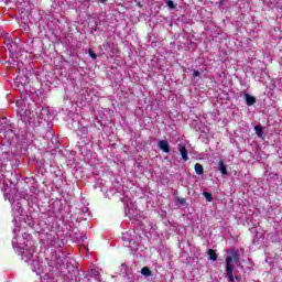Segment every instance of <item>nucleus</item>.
<instances>
[{
  "label": "nucleus",
  "mask_w": 282,
  "mask_h": 282,
  "mask_svg": "<svg viewBox=\"0 0 282 282\" xmlns=\"http://www.w3.org/2000/svg\"><path fill=\"white\" fill-rule=\"evenodd\" d=\"M207 254L212 261H217V253L213 249H208Z\"/></svg>",
  "instance_id": "nucleus-10"
},
{
  "label": "nucleus",
  "mask_w": 282,
  "mask_h": 282,
  "mask_svg": "<svg viewBox=\"0 0 282 282\" xmlns=\"http://www.w3.org/2000/svg\"><path fill=\"white\" fill-rule=\"evenodd\" d=\"M245 100L248 107H252L257 102V98L248 93H245Z\"/></svg>",
  "instance_id": "nucleus-6"
},
{
  "label": "nucleus",
  "mask_w": 282,
  "mask_h": 282,
  "mask_svg": "<svg viewBox=\"0 0 282 282\" xmlns=\"http://www.w3.org/2000/svg\"><path fill=\"white\" fill-rule=\"evenodd\" d=\"M0 124H4L2 128H0V133H3L7 142H12V140L17 138V130L12 128V126L8 124L7 118L0 119Z\"/></svg>",
  "instance_id": "nucleus-2"
},
{
  "label": "nucleus",
  "mask_w": 282,
  "mask_h": 282,
  "mask_svg": "<svg viewBox=\"0 0 282 282\" xmlns=\"http://www.w3.org/2000/svg\"><path fill=\"white\" fill-rule=\"evenodd\" d=\"M178 151H180L184 162H188V150L186 149V147L180 144L178 145Z\"/></svg>",
  "instance_id": "nucleus-7"
},
{
  "label": "nucleus",
  "mask_w": 282,
  "mask_h": 282,
  "mask_svg": "<svg viewBox=\"0 0 282 282\" xmlns=\"http://www.w3.org/2000/svg\"><path fill=\"white\" fill-rule=\"evenodd\" d=\"M232 261H236V263H239V256L238 254H236L235 257L228 256L226 258L227 275L230 282H235V275H232V272L235 270V264H232Z\"/></svg>",
  "instance_id": "nucleus-3"
},
{
  "label": "nucleus",
  "mask_w": 282,
  "mask_h": 282,
  "mask_svg": "<svg viewBox=\"0 0 282 282\" xmlns=\"http://www.w3.org/2000/svg\"><path fill=\"white\" fill-rule=\"evenodd\" d=\"M194 171L196 175H204V165H202L200 163H196L194 165Z\"/></svg>",
  "instance_id": "nucleus-8"
},
{
  "label": "nucleus",
  "mask_w": 282,
  "mask_h": 282,
  "mask_svg": "<svg viewBox=\"0 0 282 282\" xmlns=\"http://www.w3.org/2000/svg\"><path fill=\"white\" fill-rule=\"evenodd\" d=\"M159 149L163 151V153H171V144H169L167 140H161L158 142Z\"/></svg>",
  "instance_id": "nucleus-4"
},
{
  "label": "nucleus",
  "mask_w": 282,
  "mask_h": 282,
  "mask_svg": "<svg viewBox=\"0 0 282 282\" xmlns=\"http://www.w3.org/2000/svg\"><path fill=\"white\" fill-rule=\"evenodd\" d=\"M224 1H225V0H219V2H218L219 6H224Z\"/></svg>",
  "instance_id": "nucleus-19"
},
{
  "label": "nucleus",
  "mask_w": 282,
  "mask_h": 282,
  "mask_svg": "<svg viewBox=\"0 0 282 282\" xmlns=\"http://www.w3.org/2000/svg\"><path fill=\"white\" fill-rule=\"evenodd\" d=\"M20 116L22 122H24V124H29L32 129H36V127L41 126V117L39 116V112H36V108L22 110Z\"/></svg>",
  "instance_id": "nucleus-1"
},
{
  "label": "nucleus",
  "mask_w": 282,
  "mask_h": 282,
  "mask_svg": "<svg viewBox=\"0 0 282 282\" xmlns=\"http://www.w3.org/2000/svg\"><path fill=\"white\" fill-rule=\"evenodd\" d=\"M235 279H236V281H239V276H236Z\"/></svg>",
  "instance_id": "nucleus-20"
},
{
  "label": "nucleus",
  "mask_w": 282,
  "mask_h": 282,
  "mask_svg": "<svg viewBox=\"0 0 282 282\" xmlns=\"http://www.w3.org/2000/svg\"><path fill=\"white\" fill-rule=\"evenodd\" d=\"M218 171H220L221 175H228V169L224 159H220L218 162Z\"/></svg>",
  "instance_id": "nucleus-5"
},
{
  "label": "nucleus",
  "mask_w": 282,
  "mask_h": 282,
  "mask_svg": "<svg viewBox=\"0 0 282 282\" xmlns=\"http://www.w3.org/2000/svg\"><path fill=\"white\" fill-rule=\"evenodd\" d=\"M141 274L143 276H153V272L151 271V269H149V267H143L141 269Z\"/></svg>",
  "instance_id": "nucleus-9"
},
{
  "label": "nucleus",
  "mask_w": 282,
  "mask_h": 282,
  "mask_svg": "<svg viewBox=\"0 0 282 282\" xmlns=\"http://www.w3.org/2000/svg\"><path fill=\"white\" fill-rule=\"evenodd\" d=\"M91 274H94V276H100V272L97 270H93Z\"/></svg>",
  "instance_id": "nucleus-17"
},
{
  "label": "nucleus",
  "mask_w": 282,
  "mask_h": 282,
  "mask_svg": "<svg viewBox=\"0 0 282 282\" xmlns=\"http://www.w3.org/2000/svg\"><path fill=\"white\" fill-rule=\"evenodd\" d=\"M197 76H200L199 70H194V73H193V78H197Z\"/></svg>",
  "instance_id": "nucleus-16"
},
{
  "label": "nucleus",
  "mask_w": 282,
  "mask_h": 282,
  "mask_svg": "<svg viewBox=\"0 0 282 282\" xmlns=\"http://www.w3.org/2000/svg\"><path fill=\"white\" fill-rule=\"evenodd\" d=\"M203 195L206 202H213V194H210V192H204Z\"/></svg>",
  "instance_id": "nucleus-12"
},
{
  "label": "nucleus",
  "mask_w": 282,
  "mask_h": 282,
  "mask_svg": "<svg viewBox=\"0 0 282 282\" xmlns=\"http://www.w3.org/2000/svg\"><path fill=\"white\" fill-rule=\"evenodd\" d=\"M254 131H256L258 138H263V127H261V126H256V127H254Z\"/></svg>",
  "instance_id": "nucleus-11"
},
{
  "label": "nucleus",
  "mask_w": 282,
  "mask_h": 282,
  "mask_svg": "<svg viewBox=\"0 0 282 282\" xmlns=\"http://www.w3.org/2000/svg\"><path fill=\"white\" fill-rule=\"evenodd\" d=\"M166 4L170 8V10H175V3L173 2V0H167Z\"/></svg>",
  "instance_id": "nucleus-15"
},
{
  "label": "nucleus",
  "mask_w": 282,
  "mask_h": 282,
  "mask_svg": "<svg viewBox=\"0 0 282 282\" xmlns=\"http://www.w3.org/2000/svg\"><path fill=\"white\" fill-rule=\"evenodd\" d=\"M99 3H107V0H98Z\"/></svg>",
  "instance_id": "nucleus-18"
},
{
  "label": "nucleus",
  "mask_w": 282,
  "mask_h": 282,
  "mask_svg": "<svg viewBox=\"0 0 282 282\" xmlns=\"http://www.w3.org/2000/svg\"><path fill=\"white\" fill-rule=\"evenodd\" d=\"M88 54H89L90 58H94V61H96V58H98V55H96V53L91 48L88 50Z\"/></svg>",
  "instance_id": "nucleus-14"
},
{
  "label": "nucleus",
  "mask_w": 282,
  "mask_h": 282,
  "mask_svg": "<svg viewBox=\"0 0 282 282\" xmlns=\"http://www.w3.org/2000/svg\"><path fill=\"white\" fill-rule=\"evenodd\" d=\"M22 257L26 259H32V252H30V250H24L22 253Z\"/></svg>",
  "instance_id": "nucleus-13"
}]
</instances>
